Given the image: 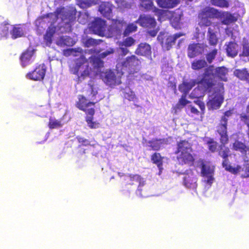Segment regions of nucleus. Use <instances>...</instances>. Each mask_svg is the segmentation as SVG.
<instances>
[{
	"label": "nucleus",
	"mask_w": 249,
	"mask_h": 249,
	"mask_svg": "<svg viewBox=\"0 0 249 249\" xmlns=\"http://www.w3.org/2000/svg\"><path fill=\"white\" fill-rule=\"evenodd\" d=\"M217 72V68L214 69L213 66H210L205 69L203 76L199 82L203 86L206 90L210 92L207 106L212 109H216L218 108V92L216 90L212 91V89L214 86V74Z\"/></svg>",
	"instance_id": "nucleus-1"
},
{
	"label": "nucleus",
	"mask_w": 249,
	"mask_h": 249,
	"mask_svg": "<svg viewBox=\"0 0 249 249\" xmlns=\"http://www.w3.org/2000/svg\"><path fill=\"white\" fill-rule=\"evenodd\" d=\"M192 151V145L188 141L180 140L177 142L175 153L178 154L177 158L180 164L189 166L194 164L195 159L191 154Z\"/></svg>",
	"instance_id": "nucleus-2"
},
{
	"label": "nucleus",
	"mask_w": 249,
	"mask_h": 249,
	"mask_svg": "<svg viewBox=\"0 0 249 249\" xmlns=\"http://www.w3.org/2000/svg\"><path fill=\"white\" fill-rule=\"evenodd\" d=\"M71 73L78 76L79 81H82L90 75L91 68L89 67L88 60L84 55L72 60L69 65Z\"/></svg>",
	"instance_id": "nucleus-3"
},
{
	"label": "nucleus",
	"mask_w": 249,
	"mask_h": 249,
	"mask_svg": "<svg viewBox=\"0 0 249 249\" xmlns=\"http://www.w3.org/2000/svg\"><path fill=\"white\" fill-rule=\"evenodd\" d=\"M141 61L134 54L127 56L121 62V70L128 74L137 73L140 69Z\"/></svg>",
	"instance_id": "nucleus-4"
},
{
	"label": "nucleus",
	"mask_w": 249,
	"mask_h": 249,
	"mask_svg": "<svg viewBox=\"0 0 249 249\" xmlns=\"http://www.w3.org/2000/svg\"><path fill=\"white\" fill-rule=\"evenodd\" d=\"M54 14L56 18H58L60 16L62 20L64 23V27L66 29V32H71L72 31V25L76 19V12L73 11H65L64 7L57 8L54 12Z\"/></svg>",
	"instance_id": "nucleus-5"
},
{
	"label": "nucleus",
	"mask_w": 249,
	"mask_h": 249,
	"mask_svg": "<svg viewBox=\"0 0 249 249\" xmlns=\"http://www.w3.org/2000/svg\"><path fill=\"white\" fill-rule=\"evenodd\" d=\"M99 100L96 102L89 101L83 95L78 96V101L75 103V106L80 110L84 111L86 116H94L95 113V105Z\"/></svg>",
	"instance_id": "nucleus-6"
},
{
	"label": "nucleus",
	"mask_w": 249,
	"mask_h": 249,
	"mask_svg": "<svg viewBox=\"0 0 249 249\" xmlns=\"http://www.w3.org/2000/svg\"><path fill=\"white\" fill-rule=\"evenodd\" d=\"M217 18V10L213 7H206L198 14V24L200 27L209 26L212 24L211 19Z\"/></svg>",
	"instance_id": "nucleus-7"
},
{
	"label": "nucleus",
	"mask_w": 249,
	"mask_h": 249,
	"mask_svg": "<svg viewBox=\"0 0 249 249\" xmlns=\"http://www.w3.org/2000/svg\"><path fill=\"white\" fill-rule=\"evenodd\" d=\"M101 77L105 84L110 87L119 85L122 83L121 76L119 75V73H116L111 70H108L103 72Z\"/></svg>",
	"instance_id": "nucleus-8"
},
{
	"label": "nucleus",
	"mask_w": 249,
	"mask_h": 249,
	"mask_svg": "<svg viewBox=\"0 0 249 249\" xmlns=\"http://www.w3.org/2000/svg\"><path fill=\"white\" fill-rule=\"evenodd\" d=\"M222 148L221 149V151L219 152L220 155L223 159L222 161V166L225 169L231 173L232 174L236 175L240 172L241 167L240 165H237L236 167H232L229 164V160L228 159L230 155V149L228 147H226L223 150Z\"/></svg>",
	"instance_id": "nucleus-9"
},
{
	"label": "nucleus",
	"mask_w": 249,
	"mask_h": 249,
	"mask_svg": "<svg viewBox=\"0 0 249 249\" xmlns=\"http://www.w3.org/2000/svg\"><path fill=\"white\" fill-rule=\"evenodd\" d=\"M46 68L44 64H39L32 71L26 74V77L34 81L42 80L45 75Z\"/></svg>",
	"instance_id": "nucleus-10"
},
{
	"label": "nucleus",
	"mask_w": 249,
	"mask_h": 249,
	"mask_svg": "<svg viewBox=\"0 0 249 249\" xmlns=\"http://www.w3.org/2000/svg\"><path fill=\"white\" fill-rule=\"evenodd\" d=\"M201 168V175L205 178V181L209 185H211L214 179V167L209 163L202 162Z\"/></svg>",
	"instance_id": "nucleus-11"
},
{
	"label": "nucleus",
	"mask_w": 249,
	"mask_h": 249,
	"mask_svg": "<svg viewBox=\"0 0 249 249\" xmlns=\"http://www.w3.org/2000/svg\"><path fill=\"white\" fill-rule=\"evenodd\" d=\"M106 27L105 20L101 18H96L91 22L90 28L95 34L103 36L105 34Z\"/></svg>",
	"instance_id": "nucleus-12"
},
{
	"label": "nucleus",
	"mask_w": 249,
	"mask_h": 249,
	"mask_svg": "<svg viewBox=\"0 0 249 249\" xmlns=\"http://www.w3.org/2000/svg\"><path fill=\"white\" fill-rule=\"evenodd\" d=\"M136 22L147 29H156L157 22L154 18L149 15H141Z\"/></svg>",
	"instance_id": "nucleus-13"
},
{
	"label": "nucleus",
	"mask_w": 249,
	"mask_h": 249,
	"mask_svg": "<svg viewBox=\"0 0 249 249\" xmlns=\"http://www.w3.org/2000/svg\"><path fill=\"white\" fill-rule=\"evenodd\" d=\"M113 5L109 2H102L99 6L98 11L102 16L108 19H110L112 17V10Z\"/></svg>",
	"instance_id": "nucleus-14"
},
{
	"label": "nucleus",
	"mask_w": 249,
	"mask_h": 249,
	"mask_svg": "<svg viewBox=\"0 0 249 249\" xmlns=\"http://www.w3.org/2000/svg\"><path fill=\"white\" fill-rule=\"evenodd\" d=\"M148 146L151 150L159 151L164 145L169 144L168 138H155L148 142Z\"/></svg>",
	"instance_id": "nucleus-15"
},
{
	"label": "nucleus",
	"mask_w": 249,
	"mask_h": 249,
	"mask_svg": "<svg viewBox=\"0 0 249 249\" xmlns=\"http://www.w3.org/2000/svg\"><path fill=\"white\" fill-rule=\"evenodd\" d=\"M232 149L239 152L244 157H247L248 154H249V145L245 141L242 142L239 140H235L232 144Z\"/></svg>",
	"instance_id": "nucleus-16"
},
{
	"label": "nucleus",
	"mask_w": 249,
	"mask_h": 249,
	"mask_svg": "<svg viewBox=\"0 0 249 249\" xmlns=\"http://www.w3.org/2000/svg\"><path fill=\"white\" fill-rule=\"evenodd\" d=\"M197 178L191 171L185 174L183 177V185L187 188L195 189L197 187Z\"/></svg>",
	"instance_id": "nucleus-17"
},
{
	"label": "nucleus",
	"mask_w": 249,
	"mask_h": 249,
	"mask_svg": "<svg viewBox=\"0 0 249 249\" xmlns=\"http://www.w3.org/2000/svg\"><path fill=\"white\" fill-rule=\"evenodd\" d=\"M219 19L224 25H230L237 20V17L228 11H219Z\"/></svg>",
	"instance_id": "nucleus-18"
},
{
	"label": "nucleus",
	"mask_w": 249,
	"mask_h": 249,
	"mask_svg": "<svg viewBox=\"0 0 249 249\" xmlns=\"http://www.w3.org/2000/svg\"><path fill=\"white\" fill-rule=\"evenodd\" d=\"M224 121V124H222L220 125V130H219V134L220 135V142L221 143V145L220 147V149L222 148V150H223L225 148L224 145L228 143L229 142V138L227 135V126H226V120L225 118L223 119ZM221 151V150L219 151V153Z\"/></svg>",
	"instance_id": "nucleus-19"
},
{
	"label": "nucleus",
	"mask_w": 249,
	"mask_h": 249,
	"mask_svg": "<svg viewBox=\"0 0 249 249\" xmlns=\"http://www.w3.org/2000/svg\"><path fill=\"white\" fill-rule=\"evenodd\" d=\"M202 48L199 43H193L189 44L188 50L187 55L190 58H194L196 56L201 54Z\"/></svg>",
	"instance_id": "nucleus-20"
},
{
	"label": "nucleus",
	"mask_w": 249,
	"mask_h": 249,
	"mask_svg": "<svg viewBox=\"0 0 249 249\" xmlns=\"http://www.w3.org/2000/svg\"><path fill=\"white\" fill-rule=\"evenodd\" d=\"M226 51L228 56L234 57L238 54L239 46L237 43L234 41L229 42L225 44Z\"/></svg>",
	"instance_id": "nucleus-21"
},
{
	"label": "nucleus",
	"mask_w": 249,
	"mask_h": 249,
	"mask_svg": "<svg viewBox=\"0 0 249 249\" xmlns=\"http://www.w3.org/2000/svg\"><path fill=\"white\" fill-rule=\"evenodd\" d=\"M135 53L141 56H148L151 54V48L146 43H141L135 51Z\"/></svg>",
	"instance_id": "nucleus-22"
},
{
	"label": "nucleus",
	"mask_w": 249,
	"mask_h": 249,
	"mask_svg": "<svg viewBox=\"0 0 249 249\" xmlns=\"http://www.w3.org/2000/svg\"><path fill=\"white\" fill-rule=\"evenodd\" d=\"M158 6L162 9H172L179 3V0H156Z\"/></svg>",
	"instance_id": "nucleus-23"
},
{
	"label": "nucleus",
	"mask_w": 249,
	"mask_h": 249,
	"mask_svg": "<svg viewBox=\"0 0 249 249\" xmlns=\"http://www.w3.org/2000/svg\"><path fill=\"white\" fill-rule=\"evenodd\" d=\"M195 85L196 82L194 80H191L189 82L183 81V82L178 86V89L182 93V94L187 95Z\"/></svg>",
	"instance_id": "nucleus-24"
},
{
	"label": "nucleus",
	"mask_w": 249,
	"mask_h": 249,
	"mask_svg": "<svg viewBox=\"0 0 249 249\" xmlns=\"http://www.w3.org/2000/svg\"><path fill=\"white\" fill-rule=\"evenodd\" d=\"M163 157L161 156L160 153L155 152L151 155V160L152 163L156 164L160 172L162 170Z\"/></svg>",
	"instance_id": "nucleus-25"
},
{
	"label": "nucleus",
	"mask_w": 249,
	"mask_h": 249,
	"mask_svg": "<svg viewBox=\"0 0 249 249\" xmlns=\"http://www.w3.org/2000/svg\"><path fill=\"white\" fill-rule=\"evenodd\" d=\"M233 74L240 80L249 83V71L246 68L236 69L234 71Z\"/></svg>",
	"instance_id": "nucleus-26"
},
{
	"label": "nucleus",
	"mask_w": 249,
	"mask_h": 249,
	"mask_svg": "<svg viewBox=\"0 0 249 249\" xmlns=\"http://www.w3.org/2000/svg\"><path fill=\"white\" fill-rule=\"evenodd\" d=\"M33 54L34 52L31 49H27L22 53L20 57V59L22 67H24L29 63V61L33 56Z\"/></svg>",
	"instance_id": "nucleus-27"
},
{
	"label": "nucleus",
	"mask_w": 249,
	"mask_h": 249,
	"mask_svg": "<svg viewBox=\"0 0 249 249\" xmlns=\"http://www.w3.org/2000/svg\"><path fill=\"white\" fill-rule=\"evenodd\" d=\"M126 23L124 19H113L111 27L112 30L119 34L122 32L124 27L125 26Z\"/></svg>",
	"instance_id": "nucleus-28"
},
{
	"label": "nucleus",
	"mask_w": 249,
	"mask_h": 249,
	"mask_svg": "<svg viewBox=\"0 0 249 249\" xmlns=\"http://www.w3.org/2000/svg\"><path fill=\"white\" fill-rule=\"evenodd\" d=\"M182 36V34L181 33H177L173 36H168L166 38L165 42L163 46L165 48L166 50H169L172 47V46L175 44L177 39Z\"/></svg>",
	"instance_id": "nucleus-29"
},
{
	"label": "nucleus",
	"mask_w": 249,
	"mask_h": 249,
	"mask_svg": "<svg viewBox=\"0 0 249 249\" xmlns=\"http://www.w3.org/2000/svg\"><path fill=\"white\" fill-rule=\"evenodd\" d=\"M55 33V27L50 26L47 29L44 36V40L47 45H50L52 43L53 37Z\"/></svg>",
	"instance_id": "nucleus-30"
},
{
	"label": "nucleus",
	"mask_w": 249,
	"mask_h": 249,
	"mask_svg": "<svg viewBox=\"0 0 249 249\" xmlns=\"http://www.w3.org/2000/svg\"><path fill=\"white\" fill-rule=\"evenodd\" d=\"M24 31L20 25L14 26L11 31V36L13 39H16L24 36Z\"/></svg>",
	"instance_id": "nucleus-31"
},
{
	"label": "nucleus",
	"mask_w": 249,
	"mask_h": 249,
	"mask_svg": "<svg viewBox=\"0 0 249 249\" xmlns=\"http://www.w3.org/2000/svg\"><path fill=\"white\" fill-rule=\"evenodd\" d=\"M77 4L81 8L85 9L97 4V0H76Z\"/></svg>",
	"instance_id": "nucleus-32"
},
{
	"label": "nucleus",
	"mask_w": 249,
	"mask_h": 249,
	"mask_svg": "<svg viewBox=\"0 0 249 249\" xmlns=\"http://www.w3.org/2000/svg\"><path fill=\"white\" fill-rule=\"evenodd\" d=\"M9 32V24L3 22L0 24V39L6 38Z\"/></svg>",
	"instance_id": "nucleus-33"
},
{
	"label": "nucleus",
	"mask_w": 249,
	"mask_h": 249,
	"mask_svg": "<svg viewBox=\"0 0 249 249\" xmlns=\"http://www.w3.org/2000/svg\"><path fill=\"white\" fill-rule=\"evenodd\" d=\"M94 116H86L85 121L88 126L90 129H97L100 127V124L99 122L94 121Z\"/></svg>",
	"instance_id": "nucleus-34"
},
{
	"label": "nucleus",
	"mask_w": 249,
	"mask_h": 249,
	"mask_svg": "<svg viewBox=\"0 0 249 249\" xmlns=\"http://www.w3.org/2000/svg\"><path fill=\"white\" fill-rule=\"evenodd\" d=\"M207 66V63L204 60L199 59L194 61L191 64L192 69L194 70H199Z\"/></svg>",
	"instance_id": "nucleus-35"
},
{
	"label": "nucleus",
	"mask_w": 249,
	"mask_h": 249,
	"mask_svg": "<svg viewBox=\"0 0 249 249\" xmlns=\"http://www.w3.org/2000/svg\"><path fill=\"white\" fill-rule=\"evenodd\" d=\"M90 61L94 68L99 69L104 67V62L100 58L91 56L89 58Z\"/></svg>",
	"instance_id": "nucleus-36"
},
{
	"label": "nucleus",
	"mask_w": 249,
	"mask_h": 249,
	"mask_svg": "<svg viewBox=\"0 0 249 249\" xmlns=\"http://www.w3.org/2000/svg\"><path fill=\"white\" fill-rule=\"evenodd\" d=\"M140 5L147 11L152 10L154 7L153 0H139Z\"/></svg>",
	"instance_id": "nucleus-37"
},
{
	"label": "nucleus",
	"mask_w": 249,
	"mask_h": 249,
	"mask_svg": "<svg viewBox=\"0 0 249 249\" xmlns=\"http://www.w3.org/2000/svg\"><path fill=\"white\" fill-rule=\"evenodd\" d=\"M89 89L88 92H89V96H91V99L94 100L95 99V97L98 93L97 88L93 84L89 83Z\"/></svg>",
	"instance_id": "nucleus-38"
},
{
	"label": "nucleus",
	"mask_w": 249,
	"mask_h": 249,
	"mask_svg": "<svg viewBox=\"0 0 249 249\" xmlns=\"http://www.w3.org/2000/svg\"><path fill=\"white\" fill-rule=\"evenodd\" d=\"M228 73V70L226 67H219V79L223 81H227Z\"/></svg>",
	"instance_id": "nucleus-39"
},
{
	"label": "nucleus",
	"mask_w": 249,
	"mask_h": 249,
	"mask_svg": "<svg viewBox=\"0 0 249 249\" xmlns=\"http://www.w3.org/2000/svg\"><path fill=\"white\" fill-rule=\"evenodd\" d=\"M137 30V26L135 24L133 23L128 24L126 26L124 32V36H128L130 33L136 31Z\"/></svg>",
	"instance_id": "nucleus-40"
},
{
	"label": "nucleus",
	"mask_w": 249,
	"mask_h": 249,
	"mask_svg": "<svg viewBox=\"0 0 249 249\" xmlns=\"http://www.w3.org/2000/svg\"><path fill=\"white\" fill-rule=\"evenodd\" d=\"M62 124L61 121L50 118L48 124V126L50 129H54L61 127Z\"/></svg>",
	"instance_id": "nucleus-41"
},
{
	"label": "nucleus",
	"mask_w": 249,
	"mask_h": 249,
	"mask_svg": "<svg viewBox=\"0 0 249 249\" xmlns=\"http://www.w3.org/2000/svg\"><path fill=\"white\" fill-rule=\"evenodd\" d=\"M124 97L125 99L128 100L129 101H138V98L135 95L134 91L129 90L128 92L124 93Z\"/></svg>",
	"instance_id": "nucleus-42"
},
{
	"label": "nucleus",
	"mask_w": 249,
	"mask_h": 249,
	"mask_svg": "<svg viewBox=\"0 0 249 249\" xmlns=\"http://www.w3.org/2000/svg\"><path fill=\"white\" fill-rule=\"evenodd\" d=\"M59 41L61 43L68 46H71L73 44L72 38L69 36H61Z\"/></svg>",
	"instance_id": "nucleus-43"
},
{
	"label": "nucleus",
	"mask_w": 249,
	"mask_h": 249,
	"mask_svg": "<svg viewBox=\"0 0 249 249\" xmlns=\"http://www.w3.org/2000/svg\"><path fill=\"white\" fill-rule=\"evenodd\" d=\"M213 30L210 28L208 29V33L209 34V42L211 45H215L217 43V38L216 35L213 32Z\"/></svg>",
	"instance_id": "nucleus-44"
},
{
	"label": "nucleus",
	"mask_w": 249,
	"mask_h": 249,
	"mask_svg": "<svg viewBox=\"0 0 249 249\" xmlns=\"http://www.w3.org/2000/svg\"><path fill=\"white\" fill-rule=\"evenodd\" d=\"M243 50L240 56L248 57L249 56V43L248 41H244L242 44Z\"/></svg>",
	"instance_id": "nucleus-45"
},
{
	"label": "nucleus",
	"mask_w": 249,
	"mask_h": 249,
	"mask_svg": "<svg viewBox=\"0 0 249 249\" xmlns=\"http://www.w3.org/2000/svg\"><path fill=\"white\" fill-rule=\"evenodd\" d=\"M186 96L187 95L182 94L181 98L179 99V101L177 104V106L178 108L183 107L190 103L189 101L186 99Z\"/></svg>",
	"instance_id": "nucleus-46"
},
{
	"label": "nucleus",
	"mask_w": 249,
	"mask_h": 249,
	"mask_svg": "<svg viewBox=\"0 0 249 249\" xmlns=\"http://www.w3.org/2000/svg\"><path fill=\"white\" fill-rule=\"evenodd\" d=\"M128 177L130 178L131 181H135L138 183H139L140 185H143V180L142 177L138 174H129Z\"/></svg>",
	"instance_id": "nucleus-47"
},
{
	"label": "nucleus",
	"mask_w": 249,
	"mask_h": 249,
	"mask_svg": "<svg viewBox=\"0 0 249 249\" xmlns=\"http://www.w3.org/2000/svg\"><path fill=\"white\" fill-rule=\"evenodd\" d=\"M135 43V40L132 37H127L122 42V45L126 47H129L133 45Z\"/></svg>",
	"instance_id": "nucleus-48"
},
{
	"label": "nucleus",
	"mask_w": 249,
	"mask_h": 249,
	"mask_svg": "<svg viewBox=\"0 0 249 249\" xmlns=\"http://www.w3.org/2000/svg\"><path fill=\"white\" fill-rule=\"evenodd\" d=\"M76 138L78 142L79 143H81V145H82V146H89V145H91L92 146H93V145L90 144V142L89 141V140L85 139L84 137H82L80 136H77L76 137Z\"/></svg>",
	"instance_id": "nucleus-49"
},
{
	"label": "nucleus",
	"mask_w": 249,
	"mask_h": 249,
	"mask_svg": "<svg viewBox=\"0 0 249 249\" xmlns=\"http://www.w3.org/2000/svg\"><path fill=\"white\" fill-rule=\"evenodd\" d=\"M115 2L118 7L121 9L128 8L130 5L125 0H116Z\"/></svg>",
	"instance_id": "nucleus-50"
},
{
	"label": "nucleus",
	"mask_w": 249,
	"mask_h": 249,
	"mask_svg": "<svg viewBox=\"0 0 249 249\" xmlns=\"http://www.w3.org/2000/svg\"><path fill=\"white\" fill-rule=\"evenodd\" d=\"M217 50L214 49L206 55V59L209 63H211L217 54Z\"/></svg>",
	"instance_id": "nucleus-51"
},
{
	"label": "nucleus",
	"mask_w": 249,
	"mask_h": 249,
	"mask_svg": "<svg viewBox=\"0 0 249 249\" xmlns=\"http://www.w3.org/2000/svg\"><path fill=\"white\" fill-rule=\"evenodd\" d=\"M96 40L91 38L87 39L84 42V46L86 47H90L96 45Z\"/></svg>",
	"instance_id": "nucleus-52"
},
{
	"label": "nucleus",
	"mask_w": 249,
	"mask_h": 249,
	"mask_svg": "<svg viewBox=\"0 0 249 249\" xmlns=\"http://www.w3.org/2000/svg\"><path fill=\"white\" fill-rule=\"evenodd\" d=\"M200 89L198 88H195L193 91L191 92L190 95H189L190 97L192 99L194 98H198L201 96L199 94H198V92L200 91Z\"/></svg>",
	"instance_id": "nucleus-53"
},
{
	"label": "nucleus",
	"mask_w": 249,
	"mask_h": 249,
	"mask_svg": "<svg viewBox=\"0 0 249 249\" xmlns=\"http://www.w3.org/2000/svg\"><path fill=\"white\" fill-rule=\"evenodd\" d=\"M230 0H219V7L227 8L229 7Z\"/></svg>",
	"instance_id": "nucleus-54"
},
{
	"label": "nucleus",
	"mask_w": 249,
	"mask_h": 249,
	"mask_svg": "<svg viewBox=\"0 0 249 249\" xmlns=\"http://www.w3.org/2000/svg\"><path fill=\"white\" fill-rule=\"evenodd\" d=\"M208 147L209 150L212 152H214L215 151L216 149V143L212 141H210L208 142Z\"/></svg>",
	"instance_id": "nucleus-55"
},
{
	"label": "nucleus",
	"mask_w": 249,
	"mask_h": 249,
	"mask_svg": "<svg viewBox=\"0 0 249 249\" xmlns=\"http://www.w3.org/2000/svg\"><path fill=\"white\" fill-rule=\"evenodd\" d=\"M232 112L231 110H229L226 111L224 113V116H223L221 118L220 124H224V120H223V119L224 118H225L226 120V125H227V121H228L227 117L231 116L232 115Z\"/></svg>",
	"instance_id": "nucleus-56"
},
{
	"label": "nucleus",
	"mask_w": 249,
	"mask_h": 249,
	"mask_svg": "<svg viewBox=\"0 0 249 249\" xmlns=\"http://www.w3.org/2000/svg\"><path fill=\"white\" fill-rule=\"evenodd\" d=\"M154 12L157 13L158 15V19L160 20L161 16L164 14L165 11L162 9H159L154 7Z\"/></svg>",
	"instance_id": "nucleus-57"
},
{
	"label": "nucleus",
	"mask_w": 249,
	"mask_h": 249,
	"mask_svg": "<svg viewBox=\"0 0 249 249\" xmlns=\"http://www.w3.org/2000/svg\"><path fill=\"white\" fill-rule=\"evenodd\" d=\"M221 88L222 89H224L223 85L222 86L220 85L219 84V92L221 91ZM224 100V97L223 95H221L220 93H219V107L220 106V104L223 102Z\"/></svg>",
	"instance_id": "nucleus-58"
},
{
	"label": "nucleus",
	"mask_w": 249,
	"mask_h": 249,
	"mask_svg": "<svg viewBox=\"0 0 249 249\" xmlns=\"http://www.w3.org/2000/svg\"><path fill=\"white\" fill-rule=\"evenodd\" d=\"M240 118L245 123H246L247 121H249V116L244 113H242L240 115Z\"/></svg>",
	"instance_id": "nucleus-59"
},
{
	"label": "nucleus",
	"mask_w": 249,
	"mask_h": 249,
	"mask_svg": "<svg viewBox=\"0 0 249 249\" xmlns=\"http://www.w3.org/2000/svg\"><path fill=\"white\" fill-rule=\"evenodd\" d=\"M120 50L121 51V55L122 56H125L129 53L128 49L126 48L120 47Z\"/></svg>",
	"instance_id": "nucleus-60"
},
{
	"label": "nucleus",
	"mask_w": 249,
	"mask_h": 249,
	"mask_svg": "<svg viewBox=\"0 0 249 249\" xmlns=\"http://www.w3.org/2000/svg\"><path fill=\"white\" fill-rule=\"evenodd\" d=\"M114 51L113 49H111L110 50H107L101 54V56L102 57H105L108 55L113 53Z\"/></svg>",
	"instance_id": "nucleus-61"
},
{
	"label": "nucleus",
	"mask_w": 249,
	"mask_h": 249,
	"mask_svg": "<svg viewBox=\"0 0 249 249\" xmlns=\"http://www.w3.org/2000/svg\"><path fill=\"white\" fill-rule=\"evenodd\" d=\"M189 107L190 108L191 112L192 114H195V115H198L199 111L194 106L190 105L189 106Z\"/></svg>",
	"instance_id": "nucleus-62"
},
{
	"label": "nucleus",
	"mask_w": 249,
	"mask_h": 249,
	"mask_svg": "<svg viewBox=\"0 0 249 249\" xmlns=\"http://www.w3.org/2000/svg\"><path fill=\"white\" fill-rule=\"evenodd\" d=\"M151 30L149 31L148 32V33L152 37L155 36L158 33V31L155 30V29H151Z\"/></svg>",
	"instance_id": "nucleus-63"
},
{
	"label": "nucleus",
	"mask_w": 249,
	"mask_h": 249,
	"mask_svg": "<svg viewBox=\"0 0 249 249\" xmlns=\"http://www.w3.org/2000/svg\"><path fill=\"white\" fill-rule=\"evenodd\" d=\"M195 103L199 105L200 109L202 110H203L205 109V106L203 103L200 102L199 101H195Z\"/></svg>",
	"instance_id": "nucleus-64"
}]
</instances>
